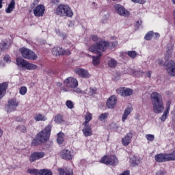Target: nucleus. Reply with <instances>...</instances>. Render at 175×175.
<instances>
[{
	"label": "nucleus",
	"mask_w": 175,
	"mask_h": 175,
	"mask_svg": "<svg viewBox=\"0 0 175 175\" xmlns=\"http://www.w3.org/2000/svg\"><path fill=\"white\" fill-rule=\"evenodd\" d=\"M118 46V42H107V41H100L97 42L95 45H92L89 48V51L91 53H98V51H106L107 49L113 50V49Z\"/></svg>",
	"instance_id": "nucleus-1"
},
{
	"label": "nucleus",
	"mask_w": 175,
	"mask_h": 175,
	"mask_svg": "<svg viewBox=\"0 0 175 175\" xmlns=\"http://www.w3.org/2000/svg\"><path fill=\"white\" fill-rule=\"evenodd\" d=\"M56 85L57 87H60L62 92H70L72 90L79 87V81L76 78L69 77L64 81L63 85L60 82H57Z\"/></svg>",
	"instance_id": "nucleus-2"
},
{
	"label": "nucleus",
	"mask_w": 175,
	"mask_h": 175,
	"mask_svg": "<svg viewBox=\"0 0 175 175\" xmlns=\"http://www.w3.org/2000/svg\"><path fill=\"white\" fill-rule=\"evenodd\" d=\"M151 99L153 111L156 113V114H161V113L165 110L162 95L158 92H153L151 94Z\"/></svg>",
	"instance_id": "nucleus-3"
},
{
	"label": "nucleus",
	"mask_w": 175,
	"mask_h": 175,
	"mask_svg": "<svg viewBox=\"0 0 175 175\" xmlns=\"http://www.w3.org/2000/svg\"><path fill=\"white\" fill-rule=\"evenodd\" d=\"M51 133V125H48L41 132L38 133L36 138L32 141V146H39L42 143H46L50 139Z\"/></svg>",
	"instance_id": "nucleus-4"
},
{
	"label": "nucleus",
	"mask_w": 175,
	"mask_h": 175,
	"mask_svg": "<svg viewBox=\"0 0 175 175\" xmlns=\"http://www.w3.org/2000/svg\"><path fill=\"white\" fill-rule=\"evenodd\" d=\"M55 14L57 16H66V17H72L73 12L72 9L68 5L61 4L58 5L55 11Z\"/></svg>",
	"instance_id": "nucleus-5"
},
{
	"label": "nucleus",
	"mask_w": 175,
	"mask_h": 175,
	"mask_svg": "<svg viewBox=\"0 0 175 175\" xmlns=\"http://www.w3.org/2000/svg\"><path fill=\"white\" fill-rule=\"evenodd\" d=\"M16 65L18 66V68L27 69V70H35L38 69V66L36 64L29 63L27 60L20 57L16 59Z\"/></svg>",
	"instance_id": "nucleus-6"
},
{
	"label": "nucleus",
	"mask_w": 175,
	"mask_h": 175,
	"mask_svg": "<svg viewBox=\"0 0 175 175\" xmlns=\"http://www.w3.org/2000/svg\"><path fill=\"white\" fill-rule=\"evenodd\" d=\"M19 51L23 58L25 59H30V61H36L38 59V55L32 51L31 49L27 48H21Z\"/></svg>",
	"instance_id": "nucleus-7"
},
{
	"label": "nucleus",
	"mask_w": 175,
	"mask_h": 175,
	"mask_svg": "<svg viewBox=\"0 0 175 175\" xmlns=\"http://www.w3.org/2000/svg\"><path fill=\"white\" fill-rule=\"evenodd\" d=\"M114 10L116 14H118L122 17H129V16H131V12L121 4H115Z\"/></svg>",
	"instance_id": "nucleus-8"
},
{
	"label": "nucleus",
	"mask_w": 175,
	"mask_h": 175,
	"mask_svg": "<svg viewBox=\"0 0 175 175\" xmlns=\"http://www.w3.org/2000/svg\"><path fill=\"white\" fill-rule=\"evenodd\" d=\"M101 163H105V165H118V159L116 156H105L100 160Z\"/></svg>",
	"instance_id": "nucleus-9"
},
{
	"label": "nucleus",
	"mask_w": 175,
	"mask_h": 175,
	"mask_svg": "<svg viewBox=\"0 0 175 175\" xmlns=\"http://www.w3.org/2000/svg\"><path fill=\"white\" fill-rule=\"evenodd\" d=\"M52 54L53 55H70V50L64 49L61 47L56 46L54 47L52 50Z\"/></svg>",
	"instance_id": "nucleus-10"
},
{
	"label": "nucleus",
	"mask_w": 175,
	"mask_h": 175,
	"mask_svg": "<svg viewBox=\"0 0 175 175\" xmlns=\"http://www.w3.org/2000/svg\"><path fill=\"white\" fill-rule=\"evenodd\" d=\"M18 106V103L15 98H12L8 100V104L6 107V111L8 113H12L14 111L17 107Z\"/></svg>",
	"instance_id": "nucleus-11"
},
{
	"label": "nucleus",
	"mask_w": 175,
	"mask_h": 175,
	"mask_svg": "<svg viewBox=\"0 0 175 175\" xmlns=\"http://www.w3.org/2000/svg\"><path fill=\"white\" fill-rule=\"evenodd\" d=\"M75 73L82 79H90L91 77V74H90L88 70L84 68H77L75 70Z\"/></svg>",
	"instance_id": "nucleus-12"
},
{
	"label": "nucleus",
	"mask_w": 175,
	"mask_h": 175,
	"mask_svg": "<svg viewBox=\"0 0 175 175\" xmlns=\"http://www.w3.org/2000/svg\"><path fill=\"white\" fill-rule=\"evenodd\" d=\"M116 92L121 96H131L133 94V90L126 88H119L116 90Z\"/></svg>",
	"instance_id": "nucleus-13"
},
{
	"label": "nucleus",
	"mask_w": 175,
	"mask_h": 175,
	"mask_svg": "<svg viewBox=\"0 0 175 175\" xmlns=\"http://www.w3.org/2000/svg\"><path fill=\"white\" fill-rule=\"evenodd\" d=\"M46 8L43 5H37L33 10L34 16L36 17H43Z\"/></svg>",
	"instance_id": "nucleus-14"
},
{
	"label": "nucleus",
	"mask_w": 175,
	"mask_h": 175,
	"mask_svg": "<svg viewBox=\"0 0 175 175\" xmlns=\"http://www.w3.org/2000/svg\"><path fill=\"white\" fill-rule=\"evenodd\" d=\"M166 72L169 76H175V62L170 61L166 66Z\"/></svg>",
	"instance_id": "nucleus-15"
},
{
	"label": "nucleus",
	"mask_w": 175,
	"mask_h": 175,
	"mask_svg": "<svg viewBox=\"0 0 175 175\" xmlns=\"http://www.w3.org/2000/svg\"><path fill=\"white\" fill-rule=\"evenodd\" d=\"M44 157V152H33L29 159L31 162H35V161H38Z\"/></svg>",
	"instance_id": "nucleus-16"
},
{
	"label": "nucleus",
	"mask_w": 175,
	"mask_h": 175,
	"mask_svg": "<svg viewBox=\"0 0 175 175\" xmlns=\"http://www.w3.org/2000/svg\"><path fill=\"white\" fill-rule=\"evenodd\" d=\"M117 105V97L116 96H110L107 100V107L108 109H114Z\"/></svg>",
	"instance_id": "nucleus-17"
},
{
	"label": "nucleus",
	"mask_w": 175,
	"mask_h": 175,
	"mask_svg": "<svg viewBox=\"0 0 175 175\" xmlns=\"http://www.w3.org/2000/svg\"><path fill=\"white\" fill-rule=\"evenodd\" d=\"M83 128L82 129V132L85 136V137H88L90 136H92V127L90 124H83Z\"/></svg>",
	"instance_id": "nucleus-18"
},
{
	"label": "nucleus",
	"mask_w": 175,
	"mask_h": 175,
	"mask_svg": "<svg viewBox=\"0 0 175 175\" xmlns=\"http://www.w3.org/2000/svg\"><path fill=\"white\" fill-rule=\"evenodd\" d=\"M133 137V135L132 134V133H127L126 135L122 139V143L123 146H129V144L132 141Z\"/></svg>",
	"instance_id": "nucleus-19"
},
{
	"label": "nucleus",
	"mask_w": 175,
	"mask_h": 175,
	"mask_svg": "<svg viewBox=\"0 0 175 175\" xmlns=\"http://www.w3.org/2000/svg\"><path fill=\"white\" fill-rule=\"evenodd\" d=\"M154 158H155V161H157V162H167V161H169L167 154H157Z\"/></svg>",
	"instance_id": "nucleus-20"
},
{
	"label": "nucleus",
	"mask_w": 175,
	"mask_h": 175,
	"mask_svg": "<svg viewBox=\"0 0 175 175\" xmlns=\"http://www.w3.org/2000/svg\"><path fill=\"white\" fill-rule=\"evenodd\" d=\"M58 172L60 175H73V170L70 167H66L64 170L59 168Z\"/></svg>",
	"instance_id": "nucleus-21"
},
{
	"label": "nucleus",
	"mask_w": 175,
	"mask_h": 175,
	"mask_svg": "<svg viewBox=\"0 0 175 175\" xmlns=\"http://www.w3.org/2000/svg\"><path fill=\"white\" fill-rule=\"evenodd\" d=\"M102 53H103V51H98L96 52V53H98L97 56H92V64L94 66L96 65H99V64H100V57H102Z\"/></svg>",
	"instance_id": "nucleus-22"
},
{
	"label": "nucleus",
	"mask_w": 175,
	"mask_h": 175,
	"mask_svg": "<svg viewBox=\"0 0 175 175\" xmlns=\"http://www.w3.org/2000/svg\"><path fill=\"white\" fill-rule=\"evenodd\" d=\"M8 84L6 83H0V99H2L6 94Z\"/></svg>",
	"instance_id": "nucleus-23"
},
{
	"label": "nucleus",
	"mask_w": 175,
	"mask_h": 175,
	"mask_svg": "<svg viewBox=\"0 0 175 175\" xmlns=\"http://www.w3.org/2000/svg\"><path fill=\"white\" fill-rule=\"evenodd\" d=\"M133 110V109H132V107H127L125 109L124 113L122 115V122H125V121H126V120L128 118V116H129V114H131V113H132Z\"/></svg>",
	"instance_id": "nucleus-24"
},
{
	"label": "nucleus",
	"mask_w": 175,
	"mask_h": 175,
	"mask_svg": "<svg viewBox=\"0 0 175 175\" xmlns=\"http://www.w3.org/2000/svg\"><path fill=\"white\" fill-rule=\"evenodd\" d=\"M62 158L63 159H72V152L68 149H65L62 152Z\"/></svg>",
	"instance_id": "nucleus-25"
},
{
	"label": "nucleus",
	"mask_w": 175,
	"mask_h": 175,
	"mask_svg": "<svg viewBox=\"0 0 175 175\" xmlns=\"http://www.w3.org/2000/svg\"><path fill=\"white\" fill-rule=\"evenodd\" d=\"M16 8V1L14 0H11L8 7L5 9V13H12V10H14Z\"/></svg>",
	"instance_id": "nucleus-26"
},
{
	"label": "nucleus",
	"mask_w": 175,
	"mask_h": 175,
	"mask_svg": "<svg viewBox=\"0 0 175 175\" xmlns=\"http://www.w3.org/2000/svg\"><path fill=\"white\" fill-rule=\"evenodd\" d=\"M173 53V44L170 43L167 45V53L165 54L166 58H170Z\"/></svg>",
	"instance_id": "nucleus-27"
},
{
	"label": "nucleus",
	"mask_w": 175,
	"mask_h": 175,
	"mask_svg": "<svg viewBox=\"0 0 175 175\" xmlns=\"http://www.w3.org/2000/svg\"><path fill=\"white\" fill-rule=\"evenodd\" d=\"M10 47V44L5 41H1L0 43V51H8Z\"/></svg>",
	"instance_id": "nucleus-28"
},
{
	"label": "nucleus",
	"mask_w": 175,
	"mask_h": 175,
	"mask_svg": "<svg viewBox=\"0 0 175 175\" xmlns=\"http://www.w3.org/2000/svg\"><path fill=\"white\" fill-rule=\"evenodd\" d=\"M92 120V113L88 112L85 115V122L82 124V125H88V122Z\"/></svg>",
	"instance_id": "nucleus-29"
},
{
	"label": "nucleus",
	"mask_w": 175,
	"mask_h": 175,
	"mask_svg": "<svg viewBox=\"0 0 175 175\" xmlns=\"http://www.w3.org/2000/svg\"><path fill=\"white\" fill-rule=\"evenodd\" d=\"M35 121H46L47 118L43 114L38 113L34 117Z\"/></svg>",
	"instance_id": "nucleus-30"
},
{
	"label": "nucleus",
	"mask_w": 175,
	"mask_h": 175,
	"mask_svg": "<svg viewBox=\"0 0 175 175\" xmlns=\"http://www.w3.org/2000/svg\"><path fill=\"white\" fill-rule=\"evenodd\" d=\"M64 137H65V134L62 132L57 133V142L58 144H62L64 143Z\"/></svg>",
	"instance_id": "nucleus-31"
},
{
	"label": "nucleus",
	"mask_w": 175,
	"mask_h": 175,
	"mask_svg": "<svg viewBox=\"0 0 175 175\" xmlns=\"http://www.w3.org/2000/svg\"><path fill=\"white\" fill-rule=\"evenodd\" d=\"M108 66L109 68H116L117 66V61L116 59H110L108 62Z\"/></svg>",
	"instance_id": "nucleus-32"
},
{
	"label": "nucleus",
	"mask_w": 175,
	"mask_h": 175,
	"mask_svg": "<svg viewBox=\"0 0 175 175\" xmlns=\"http://www.w3.org/2000/svg\"><path fill=\"white\" fill-rule=\"evenodd\" d=\"M39 175H53V172L50 170H40L39 172Z\"/></svg>",
	"instance_id": "nucleus-33"
},
{
	"label": "nucleus",
	"mask_w": 175,
	"mask_h": 175,
	"mask_svg": "<svg viewBox=\"0 0 175 175\" xmlns=\"http://www.w3.org/2000/svg\"><path fill=\"white\" fill-rule=\"evenodd\" d=\"M55 122L56 124H62L64 122V118L62 115H57L55 117Z\"/></svg>",
	"instance_id": "nucleus-34"
},
{
	"label": "nucleus",
	"mask_w": 175,
	"mask_h": 175,
	"mask_svg": "<svg viewBox=\"0 0 175 175\" xmlns=\"http://www.w3.org/2000/svg\"><path fill=\"white\" fill-rule=\"evenodd\" d=\"M27 131V128L25 127V126H18L16 127V132H18V133H24L25 132H26Z\"/></svg>",
	"instance_id": "nucleus-35"
},
{
	"label": "nucleus",
	"mask_w": 175,
	"mask_h": 175,
	"mask_svg": "<svg viewBox=\"0 0 175 175\" xmlns=\"http://www.w3.org/2000/svg\"><path fill=\"white\" fill-rule=\"evenodd\" d=\"M88 94L90 96H92V95H95L96 94V88H90L89 89L86 90Z\"/></svg>",
	"instance_id": "nucleus-36"
},
{
	"label": "nucleus",
	"mask_w": 175,
	"mask_h": 175,
	"mask_svg": "<svg viewBox=\"0 0 175 175\" xmlns=\"http://www.w3.org/2000/svg\"><path fill=\"white\" fill-rule=\"evenodd\" d=\"M167 116H169V112L164 111L162 116L160 117V120L162 122H165L167 118Z\"/></svg>",
	"instance_id": "nucleus-37"
},
{
	"label": "nucleus",
	"mask_w": 175,
	"mask_h": 175,
	"mask_svg": "<svg viewBox=\"0 0 175 175\" xmlns=\"http://www.w3.org/2000/svg\"><path fill=\"white\" fill-rule=\"evenodd\" d=\"M27 172L29 174H35V175H38L40 173V170L38 169H28Z\"/></svg>",
	"instance_id": "nucleus-38"
},
{
	"label": "nucleus",
	"mask_w": 175,
	"mask_h": 175,
	"mask_svg": "<svg viewBox=\"0 0 175 175\" xmlns=\"http://www.w3.org/2000/svg\"><path fill=\"white\" fill-rule=\"evenodd\" d=\"M108 116H109V113H101V114L98 116V120H99L100 121H105V120H106Z\"/></svg>",
	"instance_id": "nucleus-39"
},
{
	"label": "nucleus",
	"mask_w": 175,
	"mask_h": 175,
	"mask_svg": "<svg viewBox=\"0 0 175 175\" xmlns=\"http://www.w3.org/2000/svg\"><path fill=\"white\" fill-rule=\"evenodd\" d=\"M171 105H172V100H167V102L165 103V111H167V113H169V111H170V106H171Z\"/></svg>",
	"instance_id": "nucleus-40"
},
{
	"label": "nucleus",
	"mask_w": 175,
	"mask_h": 175,
	"mask_svg": "<svg viewBox=\"0 0 175 175\" xmlns=\"http://www.w3.org/2000/svg\"><path fill=\"white\" fill-rule=\"evenodd\" d=\"M27 91H28V89H27V87L22 86L19 89V94H21V95H25L27 94Z\"/></svg>",
	"instance_id": "nucleus-41"
},
{
	"label": "nucleus",
	"mask_w": 175,
	"mask_h": 175,
	"mask_svg": "<svg viewBox=\"0 0 175 175\" xmlns=\"http://www.w3.org/2000/svg\"><path fill=\"white\" fill-rule=\"evenodd\" d=\"M146 139L148 142H154L155 139V136L152 134H147L146 135Z\"/></svg>",
	"instance_id": "nucleus-42"
},
{
	"label": "nucleus",
	"mask_w": 175,
	"mask_h": 175,
	"mask_svg": "<svg viewBox=\"0 0 175 175\" xmlns=\"http://www.w3.org/2000/svg\"><path fill=\"white\" fill-rule=\"evenodd\" d=\"M152 38H153V31L148 32L144 37L146 40H151Z\"/></svg>",
	"instance_id": "nucleus-43"
},
{
	"label": "nucleus",
	"mask_w": 175,
	"mask_h": 175,
	"mask_svg": "<svg viewBox=\"0 0 175 175\" xmlns=\"http://www.w3.org/2000/svg\"><path fill=\"white\" fill-rule=\"evenodd\" d=\"M4 62H6V64H10L12 62V58L10 57V55H5L3 57Z\"/></svg>",
	"instance_id": "nucleus-44"
},
{
	"label": "nucleus",
	"mask_w": 175,
	"mask_h": 175,
	"mask_svg": "<svg viewBox=\"0 0 175 175\" xmlns=\"http://www.w3.org/2000/svg\"><path fill=\"white\" fill-rule=\"evenodd\" d=\"M167 156L168 157V161H175V151L171 154H167Z\"/></svg>",
	"instance_id": "nucleus-45"
},
{
	"label": "nucleus",
	"mask_w": 175,
	"mask_h": 175,
	"mask_svg": "<svg viewBox=\"0 0 175 175\" xmlns=\"http://www.w3.org/2000/svg\"><path fill=\"white\" fill-rule=\"evenodd\" d=\"M66 106H67L68 109H73L74 107L73 102L72 100H68L66 102Z\"/></svg>",
	"instance_id": "nucleus-46"
},
{
	"label": "nucleus",
	"mask_w": 175,
	"mask_h": 175,
	"mask_svg": "<svg viewBox=\"0 0 175 175\" xmlns=\"http://www.w3.org/2000/svg\"><path fill=\"white\" fill-rule=\"evenodd\" d=\"M128 55L131 58H135L137 55V53L135 51H130L128 52Z\"/></svg>",
	"instance_id": "nucleus-47"
},
{
	"label": "nucleus",
	"mask_w": 175,
	"mask_h": 175,
	"mask_svg": "<svg viewBox=\"0 0 175 175\" xmlns=\"http://www.w3.org/2000/svg\"><path fill=\"white\" fill-rule=\"evenodd\" d=\"M131 165H133V166H136L137 165H139V160L136 159L135 157H134L133 159H131Z\"/></svg>",
	"instance_id": "nucleus-48"
},
{
	"label": "nucleus",
	"mask_w": 175,
	"mask_h": 175,
	"mask_svg": "<svg viewBox=\"0 0 175 175\" xmlns=\"http://www.w3.org/2000/svg\"><path fill=\"white\" fill-rule=\"evenodd\" d=\"M74 92H76L77 94H82V95H84V94H87V92L81 90V89H80L79 88L74 90Z\"/></svg>",
	"instance_id": "nucleus-49"
},
{
	"label": "nucleus",
	"mask_w": 175,
	"mask_h": 175,
	"mask_svg": "<svg viewBox=\"0 0 175 175\" xmlns=\"http://www.w3.org/2000/svg\"><path fill=\"white\" fill-rule=\"evenodd\" d=\"M156 175H166V171L165 170H160L157 172Z\"/></svg>",
	"instance_id": "nucleus-50"
},
{
	"label": "nucleus",
	"mask_w": 175,
	"mask_h": 175,
	"mask_svg": "<svg viewBox=\"0 0 175 175\" xmlns=\"http://www.w3.org/2000/svg\"><path fill=\"white\" fill-rule=\"evenodd\" d=\"M132 2H134V3H140L141 5H143L146 3V0H132Z\"/></svg>",
	"instance_id": "nucleus-51"
},
{
	"label": "nucleus",
	"mask_w": 175,
	"mask_h": 175,
	"mask_svg": "<svg viewBox=\"0 0 175 175\" xmlns=\"http://www.w3.org/2000/svg\"><path fill=\"white\" fill-rule=\"evenodd\" d=\"M171 114L172 115V118L173 122L175 123V108H174L173 111H172Z\"/></svg>",
	"instance_id": "nucleus-52"
},
{
	"label": "nucleus",
	"mask_w": 175,
	"mask_h": 175,
	"mask_svg": "<svg viewBox=\"0 0 175 175\" xmlns=\"http://www.w3.org/2000/svg\"><path fill=\"white\" fill-rule=\"evenodd\" d=\"M91 38H92V40H93V42H97V40L98 39L97 36H95V35H92L91 36Z\"/></svg>",
	"instance_id": "nucleus-53"
},
{
	"label": "nucleus",
	"mask_w": 175,
	"mask_h": 175,
	"mask_svg": "<svg viewBox=\"0 0 175 175\" xmlns=\"http://www.w3.org/2000/svg\"><path fill=\"white\" fill-rule=\"evenodd\" d=\"M161 36L159 34V33H154L153 32V38L157 39V38H159Z\"/></svg>",
	"instance_id": "nucleus-54"
},
{
	"label": "nucleus",
	"mask_w": 175,
	"mask_h": 175,
	"mask_svg": "<svg viewBox=\"0 0 175 175\" xmlns=\"http://www.w3.org/2000/svg\"><path fill=\"white\" fill-rule=\"evenodd\" d=\"M156 62L158 65H163V60L161 59H159Z\"/></svg>",
	"instance_id": "nucleus-55"
},
{
	"label": "nucleus",
	"mask_w": 175,
	"mask_h": 175,
	"mask_svg": "<svg viewBox=\"0 0 175 175\" xmlns=\"http://www.w3.org/2000/svg\"><path fill=\"white\" fill-rule=\"evenodd\" d=\"M130 172L129 170L124 171L122 173H121L120 175H129Z\"/></svg>",
	"instance_id": "nucleus-56"
},
{
	"label": "nucleus",
	"mask_w": 175,
	"mask_h": 175,
	"mask_svg": "<svg viewBox=\"0 0 175 175\" xmlns=\"http://www.w3.org/2000/svg\"><path fill=\"white\" fill-rule=\"evenodd\" d=\"M140 73L143 74L144 72H143L142 71H135L133 72V75H135V76H137V75H140Z\"/></svg>",
	"instance_id": "nucleus-57"
},
{
	"label": "nucleus",
	"mask_w": 175,
	"mask_h": 175,
	"mask_svg": "<svg viewBox=\"0 0 175 175\" xmlns=\"http://www.w3.org/2000/svg\"><path fill=\"white\" fill-rule=\"evenodd\" d=\"M5 67V63L3 62H0V68H3Z\"/></svg>",
	"instance_id": "nucleus-58"
},
{
	"label": "nucleus",
	"mask_w": 175,
	"mask_h": 175,
	"mask_svg": "<svg viewBox=\"0 0 175 175\" xmlns=\"http://www.w3.org/2000/svg\"><path fill=\"white\" fill-rule=\"evenodd\" d=\"M147 77H149V79L151 77V71L148 72Z\"/></svg>",
	"instance_id": "nucleus-59"
},
{
	"label": "nucleus",
	"mask_w": 175,
	"mask_h": 175,
	"mask_svg": "<svg viewBox=\"0 0 175 175\" xmlns=\"http://www.w3.org/2000/svg\"><path fill=\"white\" fill-rule=\"evenodd\" d=\"M2 135H3V131L0 129V137H2Z\"/></svg>",
	"instance_id": "nucleus-60"
},
{
	"label": "nucleus",
	"mask_w": 175,
	"mask_h": 175,
	"mask_svg": "<svg viewBox=\"0 0 175 175\" xmlns=\"http://www.w3.org/2000/svg\"><path fill=\"white\" fill-rule=\"evenodd\" d=\"M3 0H0V9H2V1Z\"/></svg>",
	"instance_id": "nucleus-61"
},
{
	"label": "nucleus",
	"mask_w": 175,
	"mask_h": 175,
	"mask_svg": "<svg viewBox=\"0 0 175 175\" xmlns=\"http://www.w3.org/2000/svg\"><path fill=\"white\" fill-rule=\"evenodd\" d=\"M53 3H57V2H58V0H52Z\"/></svg>",
	"instance_id": "nucleus-62"
},
{
	"label": "nucleus",
	"mask_w": 175,
	"mask_h": 175,
	"mask_svg": "<svg viewBox=\"0 0 175 175\" xmlns=\"http://www.w3.org/2000/svg\"><path fill=\"white\" fill-rule=\"evenodd\" d=\"M137 24H140V22L137 21Z\"/></svg>",
	"instance_id": "nucleus-63"
},
{
	"label": "nucleus",
	"mask_w": 175,
	"mask_h": 175,
	"mask_svg": "<svg viewBox=\"0 0 175 175\" xmlns=\"http://www.w3.org/2000/svg\"><path fill=\"white\" fill-rule=\"evenodd\" d=\"M72 25H69V27H72Z\"/></svg>",
	"instance_id": "nucleus-64"
}]
</instances>
